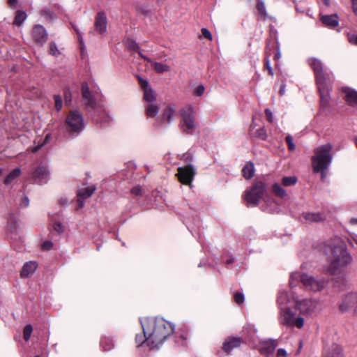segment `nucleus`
Segmentation results:
<instances>
[{"instance_id": "393cba45", "label": "nucleus", "mask_w": 357, "mask_h": 357, "mask_svg": "<svg viewBox=\"0 0 357 357\" xmlns=\"http://www.w3.org/2000/svg\"><path fill=\"white\" fill-rule=\"evenodd\" d=\"M37 268V264L35 261H29L24 264L21 271V276L29 277L30 275L34 273Z\"/></svg>"}, {"instance_id": "1a4fd4ad", "label": "nucleus", "mask_w": 357, "mask_h": 357, "mask_svg": "<svg viewBox=\"0 0 357 357\" xmlns=\"http://www.w3.org/2000/svg\"><path fill=\"white\" fill-rule=\"evenodd\" d=\"M307 62L314 70L317 84L322 86V83L333 82V76L330 73L324 71L323 64L320 60L312 58L309 59Z\"/></svg>"}, {"instance_id": "c756f323", "label": "nucleus", "mask_w": 357, "mask_h": 357, "mask_svg": "<svg viewBox=\"0 0 357 357\" xmlns=\"http://www.w3.org/2000/svg\"><path fill=\"white\" fill-rule=\"evenodd\" d=\"M95 190L96 188L94 186H88L80 189L77 192V195L83 199H86L91 197Z\"/></svg>"}, {"instance_id": "ea45409f", "label": "nucleus", "mask_w": 357, "mask_h": 357, "mask_svg": "<svg viewBox=\"0 0 357 357\" xmlns=\"http://www.w3.org/2000/svg\"><path fill=\"white\" fill-rule=\"evenodd\" d=\"M255 136L261 139L266 140L267 139V133L266 129L260 128L255 132Z\"/></svg>"}, {"instance_id": "9b49d317", "label": "nucleus", "mask_w": 357, "mask_h": 357, "mask_svg": "<svg viewBox=\"0 0 357 357\" xmlns=\"http://www.w3.org/2000/svg\"><path fill=\"white\" fill-rule=\"evenodd\" d=\"M333 82H325L322 83V86L319 84L317 85V88L320 94V104L321 107L324 110H326L329 107L330 104V96L329 91L331 88Z\"/></svg>"}, {"instance_id": "f8f14e48", "label": "nucleus", "mask_w": 357, "mask_h": 357, "mask_svg": "<svg viewBox=\"0 0 357 357\" xmlns=\"http://www.w3.org/2000/svg\"><path fill=\"white\" fill-rule=\"evenodd\" d=\"M317 303L314 299L295 300V307L301 313L308 314L317 307Z\"/></svg>"}, {"instance_id": "f704fd0d", "label": "nucleus", "mask_w": 357, "mask_h": 357, "mask_svg": "<svg viewBox=\"0 0 357 357\" xmlns=\"http://www.w3.org/2000/svg\"><path fill=\"white\" fill-rule=\"evenodd\" d=\"M272 190L275 195L281 198H284L287 196L286 190L279 183H274Z\"/></svg>"}, {"instance_id": "4d7b16f0", "label": "nucleus", "mask_w": 357, "mask_h": 357, "mask_svg": "<svg viewBox=\"0 0 357 357\" xmlns=\"http://www.w3.org/2000/svg\"><path fill=\"white\" fill-rule=\"evenodd\" d=\"M50 137V135H47L46 137H45V142L43 144H40L38 146H34L32 149V151L34 152V153L38 151L44 145V144L46 143L49 140Z\"/></svg>"}, {"instance_id": "f257e3e1", "label": "nucleus", "mask_w": 357, "mask_h": 357, "mask_svg": "<svg viewBox=\"0 0 357 357\" xmlns=\"http://www.w3.org/2000/svg\"><path fill=\"white\" fill-rule=\"evenodd\" d=\"M143 335H137V347H147L149 349H158L173 333L174 326L162 318L148 317L140 320Z\"/></svg>"}, {"instance_id": "37998d69", "label": "nucleus", "mask_w": 357, "mask_h": 357, "mask_svg": "<svg viewBox=\"0 0 357 357\" xmlns=\"http://www.w3.org/2000/svg\"><path fill=\"white\" fill-rule=\"evenodd\" d=\"M54 100L55 102V108L57 111H59L62 108V100L59 95H54Z\"/></svg>"}, {"instance_id": "4468645a", "label": "nucleus", "mask_w": 357, "mask_h": 357, "mask_svg": "<svg viewBox=\"0 0 357 357\" xmlns=\"http://www.w3.org/2000/svg\"><path fill=\"white\" fill-rule=\"evenodd\" d=\"M357 301V292H350L345 295L341 303L339 305V309L342 312H346L351 310Z\"/></svg>"}, {"instance_id": "bf43d9fd", "label": "nucleus", "mask_w": 357, "mask_h": 357, "mask_svg": "<svg viewBox=\"0 0 357 357\" xmlns=\"http://www.w3.org/2000/svg\"><path fill=\"white\" fill-rule=\"evenodd\" d=\"M131 192L135 195H140L142 194V188L139 186H135L132 188Z\"/></svg>"}, {"instance_id": "b1692460", "label": "nucleus", "mask_w": 357, "mask_h": 357, "mask_svg": "<svg viewBox=\"0 0 357 357\" xmlns=\"http://www.w3.org/2000/svg\"><path fill=\"white\" fill-rule=\"evenodd\" d=\"M321 22L328 27H335L338 25V17L337 15H326L321 17Z\"/></svg>"}, {"instance_id": "dca6fc26", "label": "nucleus", "mask_w": 357, "mask_h": 357, "mask_svg": "<svg viewBox=\"0 0 357 357\" xmlns=\"http://www.w3.org/2000/svg\"><path fill=\"white\" fill-rule=\"evenodd\" d=\"M32 36L34 40L40 44H43L47 40V33L45 29L41 25H36L32 31Z\"/></svg>"}, {"instance_id": "6ab92c4d", "label": "nucleus", "mask_w": 357, "mask_h": 357, "mask_svg": "<svg viewBox=\"0 0 357 357\" xmlns=\"http://www.w3.org/2000/svg\"><path fill=\"white\" fill-rule=\"evenodd\" d=\"M278 344V341L275 339H270L264 341L260 348L261 353L268 356L274 352Z\"/></svg>"}, {"instance_id": "72a5a7b5", "label": "nucleus", "mask_w": 357, "mask_h": 357, "mask_svg": "<svg viewBox=\"0 0 357 357\" xmlns=\"http://www.w3.org/2000/svg\"><path fill=\"white\" fill-rule=\"evenodd\" d=\"M152 66L154 70L158 73H163L165 72H169L170 70V67L160 62H151Z\"/></svg>"}, {"instance_id": "ddd939ff", "label": "nucleus", "mask_w": 357, "mask_h": 357, "mask_svg": "<svg viewBox=\"0 0 357 357\" xmlns=\"http://www.w3.org/2000/svg\"><path fill=\"white\" fill-rule=\"evenodd\" d=\"M82 94L84 100H85V105L88 109H93L97 105L96 97L92 93L86 83L82 84Z\"/></svg>"}, {"instance_id": "338daca9", "label": "nucleus", "mask_w": 357, "mask_h": 357, "mask_svg": "<svg viewBox=\"0 0 357 357\" xmlns=\"http://www.w3.org/2000/svg\"><path fill=\"white\" fill-rule=\"evenodd\" d=\"M59 203H60L61 205H66V204H67V203H68V200H67V199H66V198H61V199L59 200Z\"/></svg>"}, {"instance_id": "a18cd8bd", "label": "nucleus", "mask_w": 357, "mask_h": 357, "mask_svg": "<svg viewBox=\"0 0 357 357\" xmlns=\"http://www.w3.org/2000/svg\"><path fill=\"white\" fill-rule=\"evenodd\" d=\"M126 46L128 47V48H129L130 50H139L138 45L136 43V42L132 40H130V39H128L126 40Z\"/></svg>"}, {"instance_id": "7c9ffc66", "label": "nucleus", "mask_w": 357, "mask_h": 357, "mask_svg": "<svg viewBox=\"0 0 357 357\" xmlns=\"http://www.w3.org/2000/svg\"><path fill=\"white\" fill-rule=\"evenodd\" d=\"M144 99L147 103L156 102V98L154 91L151 88L146 89L144 91Z\"/></svg>"}, {"instance_id": "cd10ccee", "label": "nucleus", "mask_w": 357, "mask_h": 357, "mask_svg": "<svg viewBox=\"0 0 357 357\" xmlns=\"http://www.w3.org/2000/svg\"><path fill=\"white\" fill-rule=\"evenodd\" d=\"M257 11L259 17L265 20L267 18V12L263 0H258L257 3Z\"/></svg>"}, {"instance_id": "c9c22d12", "label": "nucleus", "mask_w": 357, "mask_h": 357, "mask_svg": "<svg viewBox=\"0 0 357 357\" xmlns=\"http://www.w3.org/2000/svg\"><path fill=\"white\" fill-rule=\"evenodd\" d=\"M26 19V14L22 10H17L14 20V24L20 26Z\"/></svg>"}, {"instance_id": "4c0bfd02", "label": "nucleus", "mask_w": 357, "mask_h": 357, "mask_svg": "<svg viewBox=\"0 0 357 357\" xmlns=\"http://www.w3.org/2000/svg\"><path fill=\"white\" fill-rule=\"evenodd\" d=\"M40 14L47 20H52L55 18V15L52 10L49 8H45L41 10Z\"/></svg>"}, {"instance_id": "c85d7f7f", "label": "nucleus", "mask_w": 357, "mask_h": 357, "mask_svg": "<svg viewBox=\"0 0 357 357\" xmlns=\"http://www.w3.org/2000/svg\"><path fill=\"white\" fill-rule=\"evenodd\" d=\"M242 172L245 178L250 179L253 176L255 173V167L253 163H247L243 168Z\"/></svg>"}, {"instance_id": "603ef678", "label": "nucleus", "mask_w": 357, "mask_h": 357, "mask_svg": "<svg viewBox=\"0 0 357 357\" xmlns=\"http://www.w3.org/2000/svg\"><path fill=\"white\" fill-rule=\"evenodd\" d=\"M139 82L140 83L141 87L143 89L144 91H145L146 89L151 88L147 80L144 79L142 78H139Z\"/></svg>"}, {"instance_id": "e2e57ef3", "label": "nucleus", "mask_w": 357, "mask_h": 357, "mask_svg": "<svg viewBox=\"0 0 357 357\" xmlns=\"http://www.w3.org/2000/svg\"><path fill=\"white\" fill-rule=\"evenodd\" d=\"M8 4L10 7L14 8L17 4V0H8Z\"/></svg>"}, {"instance_id": "680f3d73", "label": "nucleus", "mask_w": 357, "mask_h": 357, "mask_svg": "<svg viewBox=\"0 0 357 357\" xmlns=\"http://www.w3.org/2000/svg\"><path fill=\"white\" fill-rule=\"evenodd\" d=\"M351 3L353 12L357 15V0H351Z\"/></svg>"}, {"instance_id": "13d9d810", "label": "nucleus", "mask_w": 357, "mask_h": 357, "mask_svg": "<svg viewBox=\"0 0 357 357\" xmlns=\"http://www.w3.org/2000/svg\"><path fill=\"white\" fill-rule=\"evenodd\" d=\"M265 113H266V116L267 120H268L270 123H272V122H273V113H272V112L271 111V109H266V110H265Z\"/></svg>"}, {"instance_id": "2eb2a0df", "label": "nucleus", "mask_w": 357, "mask_h": 357, "mask_svg": "<svg viewBox=\"0 0 357 357\" xmlns=\"http://www.w3.org/2000/svg\"><path fill=\"white\" fill-rule=\"evenodd\" d=\"M295 300L296 298L291 295V293L281 291L277 299L278 308H282V306L290 307V304L292 302L295 303Z\"/></svg>"}, {"instance_id": "f3484780", "label": "nucleus", "mask_w": 357, "mask_h": 357, "mask_svg": "<svg viewBox=\"0 0 357 357\" xmlns=\"http://www.w3.org/2000/svg\"><path fill=\"white\" fill-rule=\"evenodd\" d=\"M49 176V171L45 167H38L32 173V177L39 183H46Z\"/></svg>"}, {"instance_id": "20e7f679", "label": "nucleus", "mask_w": 357, "mask_h": 357, "mask_svg": "<svg viewBox=\"0 0 357 357\" xmlns=\"http://www.w3.org/2000/svg\"><path fill=\"white\" fill-rule=\"evenodd\" d=\"M332 149L333 146L330 143L323 144L314 149V155L312 158L313 170L314 172L321 174L323 181L326 176V170L332 162Z\"/></svg>"}, {"instance_id": "7ed1b4c3", "label": "nucleus", "mask_w": 357, "mask_h": 357, "mask_svg": "<svg viewBox=\"0 0 357 357\" xmlns=\"http://www.w3.org/2000/svg\"><path fill=\"white\" fill-rule=\"evenodd\" d=\"M353 263L350 252L343 245H336L331 248L330 264L327 271L333 275L344 273L346 268Z\"/></svg>"}, {"instance_id": "864d4df0", "label": "nucleus", "mask_w": 357, "mask_h": 357, "mask_svg": "<svg viewBox=\"0 0 357 357\" xmlns=\"http://www.w3.org/2000/svg\"><path fill=\"white\" fill-rule=\"evenodd\" d=\"M54 230L58 233H61L63 231V226L60 222H55L54 224Z\"/></svg>"}, {"instance_id": "a211bd4d", "label": "nucleus", "mask_w": 357, "mask_h": 357, "mask_svg": "<svg viewBox=\"0 0 357 357\" xmlns=\"http://www.w3.org/2000/svg\"><path fill=\"white\" fill-rule=\"evenodd\" d=\"M107 17L104 13H98L95 20V29L100 33L102 34L107 31Z\"/></svg>"}, {"instance_id": "f03ea898", "label": "nucleus", "mask_w": 357, "mask_h": 357, "mask_svg": "<svg viewBox=\"0 0 357 357\" xmlns=\"http://www.w3.org/2000/svg\"><path fill=\"white\" fill-rule=\"evenodd\" d=\"M243 197L250 206H257L261 199L266 203V206H262L264 211L268 213L277 211L275 202L269 198L266 195V185L262 181L255 182L250 188L245 190Z\"/></svg>"}, {"instance_id": "79ce46f5", "label": "nucleus", "mask_w": 357, "mask_h": 357, "mask_svg": "<svg viewBox=\"0 0 357 357\" xmlns=\"http://www.w3.org/2000/svg\"><path fill=\"white\" fill-rule=\"evenodd\" d=\"M50 53L54 56H57L58 55L60 54V52L58 50L56 43H50Z\"/></svg>"}, {"instance_id": "bb28decb", "label": "nucleus", "mask_w": 357, "mask_h": 357, "mask_svg": "<svg viewBox=\"0 0 357 357\" xmlns=\"http://www.w3.org/2000/svg\"><path fill=\"white\" fill-rule=\"evenodd\" d=\"M158 104L155 102L147 103L146 106V114L148 117H155L159 112Z\"/></svg>"}, {"instance_id": "5fc2aeb1", "label": "nucleus", "mask_w": 357, "mask_h": 357, "mask_svg": "<svg viewBox=\"0 0 357 357\" xmlns=\"http://www.w3.org/2000/svg\"><path fill=\"white\" fill-rule=\"evenodd\" d=\"M348 40L351 44L357 45V35L348 34Z\"/></svg>"}, {"instance_id": "473e14b6", "label": "nucleus", "mask_w": 357, "mask_h": 357, "mask_svg": "<svg viewBox=\"0 0 357 357\" xmlns=\"http://www.w3.org/2000/svg\"><path fill=\"white\" fill-rule=\"evenodd\" d=\"M21 174V170L20 168L13 169L5 178L4 183L8 185L12 183L15 178L19 177Z\"/></svg>"}, {"instance_id": "412c9836", "label": "nucleus", "mask_w": 357, "mask_h": 357, "mask_svg": "<svg viewBox=\"0 0 357 357\" xmlns=\"http://www.w3.org/2000/svg\"><path fill=\"white\" fill-rule=\"evenodd\" d=\"M342 91L344 93V98L346 102L350 105H357V91L349 88L344 87L342 89Z\"/></svg>"}, {"instance_id": "5701e85b", "label": "nucleus", "mask_w": 357, "mask_h": 357, "mask_svg": "<svg viewBox=\"0 0 357 357\" xmlns=\"http://www.w3.org/2000/svg\"><path fill=\"white\" fill-rule=\"evenodd\" d=\"M175 112L174 107L173 105H168L164 109L162 116L160 117L161 123L170 124L172 119V117Z\"/></svg>"}, {"instance_id": "de8ad7c7", "label": "nucleus", "mask_w": 357, "mask_h": 357, "mask_svg": "<svg viewBox=\"0 0 357 357\" xmlns=\"http://www.w3.org/2000/svg\"><path fill=\"white\" fill-rule=\"evenodd\" d=\"M265 67L268 70V74L271 76H273V68L271 66V62H270V60H269L268 57H266L265 59Z\"/></svg>"}, {"instance_id": "0e129e2a", "label": "nucleus", "mask_w": 357, "mask_h": 357, "mask_svg": "<svg viewBox=\"0 0 357 357\" xmlns=\"http://www.w3.org/2000/svg\"><path fill=\"white\" fill-rule=\"evenodd\" d=\"M279 93L281 96H283L285 93V84L284 83H282L280 86Z\"/></svg>"}, {"instance_id": "a878e982", "label": "nucleus", "mask_w": 357, "mask_h": 357, "mask_svg": "<svg viewBox=\"0 0 357 357\" xmlns=\"http://www.w3.org/2000/svg\"><path fill=\"white\" fill-rule=\"evenodd\" d=\"M302 216L308 222H320L325 219V216L320 213H303Z\"/></svg>"}, {"instance_id": "58836bf2", "label": "nucleus", "mask_w": 357, "mask_h": 357, "mask_svg": "<svg viewBox=\"0 0 357 357\" xmlns=\"http://www.w3.org/2000/svg\"><path fill=\"white\" fill-rule=\"evenodd\" d=\"M32 331H33V328L31 324H28L24 327V331H23V337H24V340L28 341L29 340L31 335L32 333Z\"/></svg>"}, {"instance_id": "4be33fe9", "label": "nucleus", "mask_w": 357, "mask_h": 357, "mask_svg": "<svg viewBox=\"0 0 357 357\" xmlns=\"http://www.w3.org/2000/svg\"><path fill=\"white\" fill-rule=\"evenodd\" d=\"M326 357H344L342 347L336 344H332L324 351Z\"/></svg>"}, {"instance_id": "c03bdc74", "label": "nucleus", "mask_w": 357, "mask_h": 357, "mask_svg": "<svg viewBox=\"0 0 357 357\" xmlns=\"http://www.w3.org/2000/svg\"><path fill=\"white\" fill-rule=\"evenodd\" d=\"M286 142L288 145V148L290 151H293L296 149V146L294 144L293 138L290 135H288L286 137Z\"/></svg>"}, {"instance_id": "8fccbe9b", "label": "nucleus", "mask_w": 357, "mask_h": 357, "mask_svg": "<svg viewBox=\"0 0 357 357\" xmlns=\"http://www.w3.org/2000/svg\"><path fill=\"white\" fill-rule=\"evenodd\" d=\"M289 354L287 351L282 348H280L277 350L276 357H288Z\"/></svg>"}, {"instance_id": "49530a36", "label": "nucleus", "mask_w": 357, "mask_h": 357, "mask_svg": "<svg viewBox=\"0 0 357 357\" xmlns=\"http://www.w3.org/2000/svg\"><path fill=\"white\" fill-rule=\"evenodd\" d=\"M234 300L237 304H238V305L242 304L244 301L243 294L240 292H236L234 294Z\"/></svg>"}, {"instance_id": "6e6d98bb", "label": "nucleus", "mask_w": 357, "mask_h": 357, "mask_svg": "<svg viewBox=\"0 0 357 357\" xmlns=\"http://www.w3.org/2000/svg\"><path fill=\"white\" fill-rule=\"evenodd\" d=\"M53 247V243L51 241H45L42 244V248L45 250H49Z\"/></svg>"}, {"instance_id": "3c124183", "label": "nucleus", "mask_w": 357, "mask_h": 357, "mask_svg": "<svg viewBox=\"0 0 357 357\" xmlns=\"http://www.w3.org/2000/svg\"><path fill=\"white\" fill-rule=\"evenodd\" d=\"M202 33L204 38H207L209 40H212V38H213L212 35H211V32L209 31V30L207 29L206 28L202 29Z\"/></svg>"}, {"instance_id": "aec40b11", "label": "nucleus", "mask_w": 357, "mask_h": 357, "mask_svg": "<svg viewBox=\"0 0 357 357\" xmlns=\"http://www.w3.org/2000/svg\"><path fill=\"white\" fill-rule=\"evenodd\" d=\"M242 340L239 337H229L225 340L222 349L224 351L229 354L234 349L240 347Z\"/></svg>"}, {"instance_id": "774afa93", "label": "nucleus", "mask_w": 357, "mask_h": 357, "mask_svg": "<svg viewBox=\"0 0 357 357\" xmlns=\"http://www.w3.org/2000/svg\"><path fill=\"white\" fill-rule=\"evenodd\" d=\"M350 222L352 224V225H357V218H351L350 220Z\"/></svg>"}, {"instance_id": "39448f33", "label": "nucleus", "mask_w": 357, "mask_h": 357, "mask_svg": "<svg viewBox=\"0 0 357 357\" xmlns=\"http://www.w3.org/2000/svg\"><path fill=\"white\" fill-rule=\"evenodd\" d=\"M298 281H301L307 290L312 291L322 290L327 283L326 280L324 279H316L312 275L301 273L299 271L291 273L289 285L294 287L296 285L294 282Z\"/></svg>"}, {"instance_id": "69168bd1", "label": "nucleus", "mask_w": 357, "mask_h": 357, "mask_svg": "<svg viewBox=\"0 0 357 357\" xmlns=\"http://www.w3.org/2000/svg\"><path fill=\"white\" fill-rule=\"evenodd\" d=\"M84 199L83 198L79 197L78 199H77V202L79 203V208H82L84 206Z\"/></svg>"}, {"instance_id": "e433bc0d", "label": "nucleus", "mask_w": 357, "mask_h": 357, "mask_svg": "<svg viewBox=\"0 0 357 357\" xmlns=\"http://www.w3.org/2000/svg\"><path fill=\"white\" fill-rule=\"evenodd\" d=\"M297 182V178L294 176H285L282 179V183L283 185L288 187L291 185H294Z\"/></svg>"}, {"instance_id": "052dcab7", "label": "nucleus", "mask_w": 357, "mask_h": 357, "mask_svg": "<svg viewBox=\"0 0 357 357\" xmlns=\"http://www.w3.org/2000/svg\"><path fill=\"white\" fill-rule=\"evenodd\" d=\"M64 98H65L66 103L70 102V101H71V95H70V92L68 89H66L64 91Z\"/></svg>"}, {"instance_id": "0eeeda50", "label": "nucleus", "mask_w": 357, "mask_h": 357, "mask_svg": "<svg viewBox=\"0 0 357 357\" xmlns=\"http://www.w3.org/2000/svg\"><path fill=\"white\" fill-rule=\"evenodd\" d=\"M278 321L280 324L288 327L296 326L301 328L304 326V319L301 317H296L290 307L282 306V308H279Z\"/></svg>"}, {"instance_id": "a19ab883", "label": "nucleus", "mask_w": 357, "mask_h": 357, "mask_svg": "<svg viewBox=\"0 0 357 357\" xmlns=\"http://www.w3.org/2000/svg\"><path fill=\"white\" fill-rule=\"evenodd\" d=\"M29 204V199L27 196L24 195H22L20 197V200L19 202V205L22 208H26Z\"/></svg>"}, {"instance_id": "423d86ee", "label": "nucleus", "mask_w": 357, "mask_h": 357, "mask_svg": "<svg viewBox=\"0 0 357 357\" xmlns=\"http://www.w3.org/2000/svg\"><path fill=\"white\" fill-rule=\"evenodd\" d=\"M63 128L72 137L79 135L85 128L83 115L77 110H71L67 114Z\"/></svg>"}, {"instance_id": "09e8293b", "label": "nucleus", "mask_w": 357, "mask_h": 357, "mask_svg": "<svg viewBox=\"0 0 357 357\" xmlns=\"http://www.w3.org/2000/svg\"><path fill=\"white\" fill-rule=\"evenodd\" d=\"M205 88L204 85L200 84L199 85L195 90V94L197 96H201L204 93Z\"/></svg>"}, {"instance_id": "6e6552de", "label": "nucleus", "mask_w": 357, "mask_h": 357, "mask_svg": "<svg viewBox=\"0 0 357 357\" xmlns=\"http://www.w3.org/2000/svg\"><path fill=\"white\" fill-rule=\"evenodd\" d=\"M180 126L182 130L192 135L196 128L195 111L192 106H187L180 111Z\"/></svg>"}, {"instance_id": "9d476101", "label": "nucleus", "mask_w": 357, "mask_h": 357, "mask_svg": "<svg viewBox=\"0 0 357 357\" xmlns=\"http://www.w3.org/2000/svg\"><path fill=\"white\" fill-rule=\"evenodd\" d=\"M195 174V169L192 165L185 167H178V178L181 183L185 185H190L194 178Z\"/></svg>"}, {"instance_id": "2f4dec72", "label": "nucleus", "mask_w": 357, "mask_h": 357, "mask_svg": "<svg viewBox=\"0 0 357 357\" xmlns=\"http://www.w3.org/2000/svg\"><path fill=\"white\" fill-rule=\"evenodd\" d=\"M100 345L103 350L109 351L114 347V341L112 338L109 337H103L100 341Z\"/></svg>"}]
</instances>
